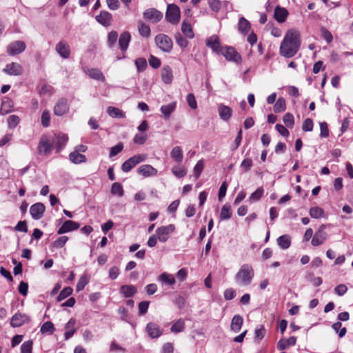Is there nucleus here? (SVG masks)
Here are the masks:
<instances>
[{
	"label": "nucleus",
	"mask_w": 353,
	"mask_h": 353,
	"mask_svg": "<svg viewBox=\"0 0 353 353\" xmlns=\"http://www.w3.org/2000/svg\"><path fill=\"white\" fill-rule=\"evenodd\" d=\"M301 46L299 32L294 30L287 32L280 46V54L285 58L293 57Z\"/></svg>",
	"instance_id": "f257e3e1"
},
{
	"label": "nucleus",
	"mask_w": 353,
	"mask_h": 353,
	"mask_svg": "<svg viewBox=\"0 0 353 353\" xmlns=\"http://www.w3.org/2000/svg\"><path fill=\"white\" fill-rule=\"evenodd\" d=\"M254 270L252 265L243 264L241 266L239 270L234 276L236 283L242 285H249L254 277Z\"/></svg>",
	"instance_id": "f03ea898"
},
{
	"label": "nucleus",
	"mask_w": 353,
	"mask_h": 353,
	"mask_svg": "<svg viewBox=\"0 0 353 353\" xmlns=\"http://www.w3.org/2000/svg\"><path fill=\"white\" fill-rule=\"evenodd\" d=\"M166 20L174 25L179 23L181 19V12L179 7L174 4H169L165 12Z\"/></svg>",
	"instance_id": "7ed1b4c3"
},
{
	"label": "nucleus",
	"mask_w": 353,
	"mask_h": 353,
	"mask_svg": "<svg viewBox=\"0 0 353 353\" xmlns=\"http://www.w3.org/2000/svg\"><path fill=\"white\" fill-rule=\"evenodd\" d=\"M156 45L164 52H171L173 43L170 37L164 34H159L154 39Z\"/></svg>",
	"instance_id": "20e7f679"
},
{
	"label": "nucleus",
	"mask_w": 353,
	"mask_h": 353,
	"mask_svg": "<svg viewBox=\"0 0 353 353\" xmlns=\"http://www.w3.org/2000/svg\"><path fill=\"white\" fill-rule=\"evenodd\" d=\"M51 142L53 145V148L56 149V152L59 153L67 144L68 137L66 134L63 133L54 134L52 136H50Z\"/></svg>",
	"instance_id": "39448f33"
},
{
	"label": "nucleus",
	"mask_w": 353,
	"mask_h": 353,
	"mask_svg": "<svg viewBox=\"0 0 353 353\" xmlns=\"http://www.w3.org/2000/svg\"><path fill=\"white\" fill-rule=\"evenodd\" d=\"M327 225L322 224L319 226L318 230L314 233L311 243L313 246H319L323 245L327 240L328 235L325 231Z\"/></svg>",
	"instance_id": "423d86ee"
},
{
	"label": "nucleus",
	"mask_w": 353,
	"mask_h": 353,
	"mask_svg": "<svg viewBox=\"0 0 353 353\" xmlns=\"http://www.w3.org/2000/svg\"><path fill=\"white\" fill-rule=\"evenodd\" d=\"M174 230V225L169 224L158 228L156 230V235L160 242L165 243L168 240L170 235L173 233Z\"/></svg>",
	"instance_id": "0eeeda50"
},
{
	"label": "nucleus",
	"mask_w": 353,
	"mask_h": 353,
	"mask_svg": "<svg viewBox=\"0 0 353 353\" xmlns=\"http://www.w3.org/2000/svg\"><path fill=\"white\" fill-rule=\"evenodd\" d=\"M53 149L50 136H43L38 145V152L41 155H48Z\"/></svg>",
	"instance_id": "6e6552de"
},
{
	"label": "nucleus",
	"mask_w": 353,
	"mask_h": 353,
	"mask_svg": "<svg viewBox=\"0 0 353 353\" xmlns=\"http://www.w3.org/2000/svg\"><path fill=\"white\" fill-rule=\"evenodd\" d=\"M221 54H222L228 61H233L236 63L241 62L242 59L240 54L233 47H225V49L222 50Z\"/></svg>",
	"instance_id": "1a4fd4ad"
},
{
	"label": "nucleus",
	"mask_w": 353,
	"mask_h": 353,
	"mask_svg": "<svg viewBox=\"0 0 353 353\" xmlns=\"http://www.w3.org/2000/svg\"><path fill=\"white\" fill-rule=\"evenodd\" d=\"M143 18L153 23L159 22L163 18V13L156 8H148L143 13Z\"/></svg>",
	"instance_id": "9d476101"
},
{
	"label": "nucleus",
	"mask_w": 353,
	"mask_h": 353,
	"mask_svg": "<svg viewBox=\"0 0 353 353\" xmlns=\"http://www.w3.org/2000/svg\"><path fill=\"white\" fill-rule=\"evenodd\" d=\"M26 49V43L22 41H16L10 43L7 47V52L9 55L19 54Z\"/></svg>",
	"instance_id": "9b49d317"
},
{
	"label": "nucleus",
	"mask_w": 353,
	"mask_h": 353,
	"mask_svg": "<svg viewBox=\"0 0 353 353\" xmlns=\"http://www.w3.org/2000/svg\"><path fill=\"white\" fill-rule=\"evenodd\" d=\"M46 210V207L42 203H36L32 205L30 208V213L31 216L34 220L41 219Z\"/></svg>",
	"instance_id": "f8f14e48"
},
{
	"label": "nucleus",
	"mask_w": 353,
	"mask_h": 353,
	"mask_svg": "<svg viewBox=\"0 0 353 353\" xmlns=\"http://www.w3.org/2000/svg\"><path fill=\"white\" fill-rule=\"evenodd\" d=\"M30 321V318L28 315L21 313H16L12 316L10 321V325L13 327H19L25 323Z\"/></svg>",
	"instance_id": "ddd939ff"
},
{
	"label": "nucleus",
	"mask_w": 353,
	"mask_h": 353,
	"mask_svg": "<svg viewBox=\"0 0 353 353\" xmlns=\"http://www.w3.org/2000/svg\"><path fill=\"white\" fill-rule=\"evenodd\" d=\"M69 110L68 100L65 98H61L58 100L54 108V112L57 116H62Z\"/></svg>",
	"instance_id": "4468645a"
},
{
	"label": "nucleus",
	"mask_w": 353,
	"mask_h": 353,
	"mask_svg": "<svg viewBox=\"0 0 353 353\" xmlns=\"http://www.w3.org/2000/svg\"><path fill=\"white\" fill-rule=\"evenodd\" d=\"M96 21L104 27L110 26L112 21V15L106 10H101L100 13L95 17Z\"/></svg>",
	"instance_id": "2eb2a0df"
},
{
	"label": "nucleus",
	"mask_w": 353,
	"mask_h": 353,
	"mask_svg": "<svg viewBox=\"0 0 353 353\" xmlns=\"http://www.w3.org/2000/svg\"><path fill=\"white\" fill-rule=\"evenodd\" d=\"M206 46L213 52L221 54L223 48L221 46L220 40L217 35H212L206 39Z\"/></svg>",
	"instance_id": "dca6fc26"
},
{
	"label": "nucleus",
	"mask_w": 353,
	"mask_h": 353,
	"mask_svg": "<svg viewBox=\"0 0 353 353\" xmlns=\"http://www.w3.org/2000/svg\"><path fill=\"white\" fill-rule=\"evenodd\" d=\"M56 51L63 59H68L70 56V46L65 41H61L57 44Z\"/></svg>",
	"instance_id": "f3484780"
},
{
	"label": "nucleus",
	"mask_w": 353,
	"mask_h": 353,
	"mask_svg": "<svg viewBox=\"0 0 353 353\" xmlns=\"http://www.w3.org/2000/svg\"><path fill=\"white\" fill-rule=\"evenodd\" d=\"M21 66L20 64L14 62L7 64L3 69V72L8 75H19L21 74Z\"/></svg>",
	"instance_id": "a211bd4d"
},
{
	"label": "nucleus",
	"mask_w": 353,
	"mask_h": 353,
	"mask_svg": "<svg viewBox=\"0 0 353 353\" xmlns=\"http://www.w3.org/2000/svg\"><path fill=\"white\" fill-rule=\"evenodd\" d=\"M79 228V224L73 221L67 220L65 221L61 227H60L57 231L59 234H62L70 231L77 230Z\"/></svg>",
	"instance_id": "6ab92c4d"
},
{
	"label": "nucleus",
	"mask_w": 353,
	"mask_h": 353,
	"mask_svg": "<svg viewBox=\"0 0 353 353\" xmlns=\"http://www.w3.org/2000/svg\"><path fill=\"white\" fill-rule=\"evenodd\" d=\"M137 172L144 177H149L156 176L157 174V170L152 167L151 165L145 164L142 165L137 169Z\"/></svg>",
	"instance_id": "aec40b11"
},
{
	"label": "nucleus",
	"mask_w": 353,
	"mask_h": 353,
	"mask_svg": "<svg viewBox=\"0 0 353 353\" xmlns=\"http://www.w3.org/2000/svg\"><path fill=\"white\" fill-rule=\"evenodd\" d=\"M218 112L221 119L228 121L231 118L232 110L228 105L221 103L218 105Z\"/></svg>",
	"instance_id": "412c9836"
},
{
	"label": "nucleus",
	"mask_w": 353,
	"mask_h": 353,
	"mask_svg": "<svg viewBox=\"0 0 353 353\" xmlns=\"http://www.w3.org/2000/svg\"><path fill=\"white\" fill-rule=\"evenodd\" d=\"M145 329L149 336L152 339L158 338L162 334V331L157 323H148Z\"/></svg>",
	"instance_id": "4be33fe9"
},
{
	"label": "nucleus",
	"mask_w": 353,
	"mask_h": 353,
	"mask_svg": "<svg viewBox=\"0 0 353 353\" xmlns=\"http://www.w3.org/2000/svg\"><path fill=\"white\" fill-rule=\"evenodd\" d=\"M288 15V11L279 6H276L274 9V17L279 23H283L285 21Z\"/></svg>",
	"instance_id": "5701e85b"
},
{
	"label": "nucleus",
	"mask_w": 353,
	"mask_h": 353,
	"mask_svg": "<svg viewBox=\"0 0 353 353\" xmlns=\"http://www.w3.org/2000/svg\"><path fill=\"white\" fill-rule=\"evenodd\" d=\"M243 323V317L239 314L234 315L231 321L230 330L234 333L239 332L242 327Z\"/></svg>",
	"instance_id": "b1692460"
},
{
	"label": "nucleus",
	"mask_w": 353,
	"mask_h": 353,
	"mask_svg": "<svg viewBox=\"0 0 353 353\" xmlns=\"http://www.w3.org/2000/svg\"><path fill=\"white\" fill-rule=\"evenodd\" d=\"M130 40L131 35L129 32L125 31L121 34L119 39V45L121 51L125 52L128 49Z\"/></svg>",
	"instance_id": "393cba45"
},
{
	"label": "nucleus",
	"mask_w": 353,
	"mask_h": 353,
	"mask_svg": "<svg viewBox=\"0 0 353 353\" xmlns=\"http://www.w3.org/2000/svg\"><path fill=\"white\" fill-rule=\"evenodd\" d=\"M296 338L295 336H290V338H288L287 339H281L277 343V348L279 350H284L288 346L294 345L296 344Z\"/></svg>",
	"instance_id": "a878e982"
},
{
	"label": "nucleus",
	"mask_w": 353,
	"mask_h": 353,
	"mask_svg": "<svg viewBox=\"0 0 353 353\" xmlns=\"http://www.w3.org/2000/svg\"><path fill=\"white\" fill-rule=\"evenodd\" d=\"M75 323L76 321L72 318L70 319L66 323L65 326L66 331L64 334L65 340H68L70 339L76 332V329L74 328Z\"/></svg>",
	"instance_id": "bb28decb"
},
{
	"label": "nucleus",
	"mask_w": 353,
	"mask_h": 353,
	"mask_svg": "<svg viewBox=\"0 0 353 353\" xmlns=\"http://www.w3.org/2000/svg\"><path fill=\"white\" fill-rule=\"evenodd\" d=\"M250 22L244 17H241L238 23V30L243 35L247 34L250 29Z\"/></svg>",
	"instance_id": "cd10ccee"
},
{
	"label": "nucleus",
	"mask_w": 353,
	"mask_h": 353,
	"mask_svg": "<svg viewBox=\"0 0 353 353\" xmlns=\"http://www.w3.org/2000/svg\"><path fill=\"white\" fill-rule=\"evenodd\" d=\"M161 79L162 81L167 84L170 83L172 81V70L168 65L163 68L161 71Z\"/></svg>",
	"instance_id": "c85d7f7f"
},
{
	"label": "nucleus",
	"mask_w": 353,
	"mask_h": 353,
	"mask_svg": "<svg viewBox=\"0 0 353 353\" xmlns=\"http://www.w3.org/2000/svg\"><path fill=\"white\" fill-rule=\"evenodd\" d=\"M278 245L283 250L289 248L291 245V238L288 234H283L280 236L277 239Z\"/></svg>",
	"instance_id": "c756f323"
},
{
	"label": "nucleus",
	"mask_w": 353,
	"mask_h": 353,
	"mask_svg": "<svg viewBox=\"0 0 353 353\" xmlns=\"http://www.w3.org/2000/svg\"><path fill=\"white\" fill-rule=\"evenodd\" d=\"M120 292L125 297H131L137 293V288L132 285H124L121 287Z\"/></svg>",
	"instance_id": "7c9ffc66"
},
{
	"label": "nucleus",
	"mask_w": 353,
	"mask_h": 353,
	"mask_svg": "<svg viewBox=\"0 0 353 353\" xmlns=\"http://www.w3.org/2000/svg\"><path fill=\"white\" fill-rule=\"evenodd\" d=\"M70 160L75 164L84 163L86 161L85 155L78 153L77 151H73L69 154Z\"/></svg>",
	"instance_id": "2f4dec72"
},
{
	"label": "nucleus",
	"mask_w": 353,
	"mask_h": 353,
	"mask_svg": "<svg viewBox=\"0 0 353 353\" xmlns=\"http://www.w3.org/2000/svg\"><path fill=\"white\" fill-rule=\"evenodd\" d=\"M138 30L141 36L148 38L150 36V28L142 21H138Z\"/></svg>",
	"instance_id": "473e14b6"
},
{
	"label": "nucleus",
	"mask_w": 353,
	"mask_h": 353,
	"mask_svg": "<svg viewBox=\"0 0 353 353\" xmlns=\"http://www.w3.org/2000/svg\"><path fill=\"white\" fill-rule=\"evenodd\" d=\"M181 31L185 37L188 39H192L194 37L190 23H188L185 20H184L181 24Z\"/></svg>",
	"instance_id": "72a5a7b5"
},
{
	"label": "nucleus",
	"mask_w": 353,
	"mask_h": 353,
	"mask_svg": "<svg viewBox=\"0 0 353 353\" xmlns=\"http://www.w3.org/2000/svg\"><path fill=\"white\" fill-rule=\"evenodd\" d=\"M170 155L176 163H181L183 161V151L179 146L174 147L170 152Z\"/></svg>",
	"instance_id": "f704fd0d"
},
{
	"label": "nucleus",
	"mask_w": 353,
	"mask_h": 353,
	"mask_svg": "<svg viewBox=\"0 0 353 353\" xmlns=\"http://www.w3.org/2000/svg\"><path fill=\"white\" fill-rule=\"evenodd\" d=\"M158 280L163 283L167 285H174L176 282L175 278L173 275L170 274L167 272L162 273L159 276Z\"/></svg>",
	"instance_id": "c9c22d12"
},
{
	"label": "nucleus",
	"mask_w": 353,
	"mask_h": 353,
	"mask_svg": "<svg viewBox=\"0 0 353 353\" xmlns=\"http://www.w3.org/2000/svg\"><path fill=\"white\" fill-rule=\"evenodd\" d=\"M176 108V103L173 102L161 107V112L163 114L165 119L169 118L170 114L174 112Z\"/></svg>",
	"instance_id": "e433bc0d"
},
{
	"label": "nucleus",
	"mask_w": 353,
	"mask_h": 353,
	"mask_svg": "<svg viewBox=\"0 0 353 353\" xmlns=\"http://www.w3.org/2000/svg\"><path fill=\"white\" fill-rule=\"evenodd\" d=\"M88 74L93 79H96L101 81H105V77L103 73L98 69L91 68L88 70Z\"/></svg>",
	"instance_id": "4c0bfd02"
},
{
	"label": "nucleus",
	"mask_w": 353,
	"mask_h": 353,
	"mask_svg": "<svg viewBox=\"0 0 353 353\" xmlns=\"http://www.w3.org/2000/svg\"><path fill=\"white\" fill-rule=\"evenodd\" d=\"M232 216V211L231 207L228 203H225L223 205L221 214H220V220H228L230 219Z\"/></svg>",
	"instance_id": "58836bf2"
},
{
	"label": "nucleus",
	"mask_w": 353,
	"mask_h": 353,
	"mask_svg": "<svg viewBox=\"0 0 353 353\" xmlns=\"http://www.w3.org/2000/svg\"><path fill=\"white\" fill-rule=\"evenodd\" d=\"M310 216L313 219H319L323 217L325 215L324 210L318 206L310 208L309 210Z\"/></svg>",
	"instance_id": "ea45409f"
},
{
	"label": "nucleus",
	"mask_w": 353,
	"mask_h": 353,
	"mask_svg": "<svg viewBox=\"0 0 353 353\" xmlns=\"http://www.w3.org/2000/svg\"><path fill=\"white\" fill-rule=\"evenodd\" d=\"M185 329V321L182 319H178L170 328V331L174 333H179Z\"/></svg>",
	"instance_id": "a19ab883"
},
{
	"label": "nucleus",
	"mask_w": 353,
	"mask_h": 353,
	"mask_svg": "<svg viewBox=\"0 0 353 353\" xmlns=\"http://www.w3.org/2000/svg\"><path fill=\"white\" fill-rule=\"evenodd\" d=\"M108 114L112 118H123L124 113L119 108L110 106L107 110Z\"/></svg>",
	"instance_id": "79ce46f5"
},
{
	"label": "nucleus",
	"mask_w": 353,
	"mask_h": 353,
	"mask_svg": "<svg viewBox=\"0 0 353 353\" xmlns=\"http://www.w3.org/2000/svg\"><path fill=\"white\" fill-rule=\"evenodd\" d=\"M55 330L54 326L51 321L45 322L41 327L40 332L42 334L48 333L52 334Z\"/></svg>",
	"instance_id": "37998d69"
},
{
	"label": "nucleus",
	"mask_w": 353,
	"mask_h": 353,
	"mask_svg": "<svg viewBox=\"0 0 353 353\" xmlns=\"http://www.w3.org/2000/svg\"><path fill=\"white\" fill-rule=\"evenodd\" d=\"M264 193V189L263 187L258 188L249 197L250 202L258 201L263 196Z\"/></svg>",
	"instance_id": "c03bdc74"
},
{
	"label": "nucleus",
	"mask_w": 353,
	"mask_h": 353,
	"mask_svg": "<svg viewBox=\"0 0 353 353\" xmlns=\"http://www.w3.org/2000/svg\"><path fill=\"white\" fill-rule=\"evenodd\" d=\"M111 193L121 197L123 195L124 191L122 185L120 183L115 182L112 185Z\"/></svg>",
	"instance_id": "a18cd8bd"
},
{
	"label": "nucleus",
	"mask_w": 353,
	"mask_h": 353,
	"mask_svg": "<svg viewBox=\"0 0 353 353\" xmlns=\"http://www.w3.org/2000/svg\"><path fill=\"white\" fill-rule=\"evenodd\" d=\"M286 108L285 101L283 98L280 97L276 101L274 105V111L276 113L283 112Z\"/></svg>",
	"instance_id": "49530a36"
},
{
	"label": "nucleus",
	"mask_w": 353,
	"mask_h": 353,
	"mask_svg": "<svg viewBox=\"0 0 353 353\" xmlns=\"http://www.w3.org/2000/svg\"><path fill=\"white\" fill-rule=\"evenodd\" d=\"M172 173L178 178H182L187 174V171L183 166L176 165L172 168Z\"/></svg>",
	"instance_id": "de8ad7c7"
},
{
	"label": "nucleus",
	"mask_w": 353,
	"mask_h": 353,
	"mask_svg": "<svg viewBox=\"0 0 353 353\" xmlns=\"http://www.w3.org/2000/svg\"><path fill=\"white\" fill-rule=\"evenodd\" d=\"M174 38L176 40V43L177 45H179L181 48H185L188 45V40L183 37V35L180 32H176L174 34Z\"/></svg>",
	"instance_id": "09e8293b"
},
{
	"label": "nucleus",
	"mask_w": 353,
	"mask_h": 353,
	"mask_svg": "<svg viewBox=\"0 0 353 353\" xmlns=\"http://www.w3.org/2000/svg\"><path fill=\"white\" fill-rule=\"evenodd\" d=\"M73 292V290L70 287L64 288L58 295L57 299L58 301H61L63 299L69 296Z\"/></svg>",
	"instance_id": "8fccbe9b"
},
{
	"label": "nucleus",
	"mask_w": 353,
	"mask_h": 353,
	"mask_svg": "<svg viewBox=\"0 0 353 353\" xmlns=\"http://www.w3.org/2000/svg\"><path fill=\"white\" fill-rule=\"evenodd\" d=\"M68 238L66 236H62L59 237L56 241L52 243V247L54 248H63L66 242L68 241Z\"/></svg>",
	"instance_id": "3c124183"
},
{
	"label": "nucleus",
	"mask_w": 353,
	"mask_h": 353,
	"mask_svg": "<svg viewBox=\"0 0 353 353\" xmlns=\"http://www.w3.org/2000/svg\"><path fill=\"white\" fill-rule=\"evenodd\" d=\"M118 39V34L116 31H111L108 33L107 43L109 48L114 46Z\"/></svg>",
	"instance_id": "603ef678"
},
{
	"label": "nucleus",
	"mask_w": 353,
	"mask_h": 353,
	"mask_svg": "<svg viewBox=\"0 0 353 353\" xmlns=\"http://www.w3.org/2000/svg\"><path fill=\"white\" fill-rule=\"evenodd\" d=\"M33 341L28 340L22 343L21 345V353H32Z\"/></svg>",
	"instance_id": "864d4df0"
},
{
	"label": "nucleus",
	"mask_w": 353,
	"mask_h": 353,
	"mask_svg": "<svg viewBox=\"0 0 353 353\" xmlns=\"http://www.w3.org/2000/svg\"><path fill=\"white\" fill-rule=\"evenodd\" d=\"M123 149V143L120 142L118 143L114 147H112L110 148L109 157L112 158L113 157L117 155L119 153H120Z\"/></svg>",
	"instance_id": "5fc2aeb1"
},
{
	"label": "nucleus",
	"mask_w": 353,
	"mask_h": 353,
	"mask_svg": "<svg viewBox=\"0 0 353 353\" xmlns=\"http://www.w3.org/2000/svg\"><path fill=\"white\" fill-rule=\"evenodd\" d=\"M147 158L146 154H139L134 155L133 157L129 158L131 162L132 163L133 165L135 167L139 163L144 161Z\"/></svg>",
	"instance_id": "6e6d98bb"
},
{
	"label": "nucleus",
	"mask_w": 353,
	"mask_h": 353,
	"mask_svg": "<svg viewBox=\"0 0 353 353\" xmlns=\"http://www.w3.org/2000/svg\"><path fill=\"white\" fill-rule=\"evenodd\" d=\"M137 69L139 72H141L145 70L147 68V62L145 59L140 57L135 60L134 61Z\"/></svg>",
	"instance_id": "4d7b16f0"
},
{
	"label": "nucleus",
	"mask_w": 353,
	"mask_h": 353,
	"mask_svg": "<svg viewBox=\"0 0 353 353\" xmlns=\"http://www.w3.org/2000/svg\"><path fill=\"white\" fill-rule=\"evenodd\" d=\"M283 121L288 128H292L294 124V116L291 113H286L283 117Z\"/></svg>",
	"instance_id": "13d9d810"
},
{
	"label": "nucleus",
	"mask_w": 353,
	"mask_h": 353,
	"mask_svg": "<svg viewBox=\"0 0 353 353\" xmlns=\"http://www.w3.org/2000/svg\"><path fill=\"white\" fill-rule=\"evenodd\" d=\"M321 33L322 37L326 41L327 43H330L332 41V34L327 28L322 27L321 28Z\"/></svg>",
	"instance_id": "bf43d9fd"
},
{
	"label": "nucleus",
	"mask_w": 353,
	"mask_h": 353,
	"mask_svg": "<svg viewBox=\"0 0 353 353\" xmlns=\"http://www.w3.org/2000/svg\"><path fill=\"white\" fill-rule=\"evenodd\" d=\"M19 117L17 115H10L8 118V125L10 128H14L19 123Z\"/></svg>",
	"instance_id": "052dcab7"
},
{
	"label": "nucleus",
	"mask_w": 353,
	"mask_h": 353,
	"mask_svg": "<svg viewBox=\"0 0 353 353\" xmlns=\"http://www.w3.org/2000/svg\"><path fill=\"white\" fill-rule=\"evenodd\" d=\"M50 114L48 110H44L41 114V123L43 127H48L50 125Z\"/></svg>",
	"instance_id": "680f3d73"
},
{
	"label": "nucleus",
	"mask_w": 353,
	"mask_h": 353,
	"mask_svg": "<svg viewBox=\"0 0 353 353\" xmlns=\"http://www.w3.org/2000/svg\"><path fill=\"white\" fill-rule=\"evenodd\" d=\"M187 103L192 109H196L197 108V103L195 99V97L192 93H190L186 97Z\"/></svg>",
	"instance_id": "e2e57ef3"
},
{
	"label": "nucleus",
	"mask_w": 353,
	"mask_h": 353,
	"mask_svg": "<svg viewBox=\"0 0 353 353\" xmlns=\"http://www.w3.org/2000/svg\"><path fill=\"white\" fill-rule=\"evenodd\" d=\"M313 126L312 119L307 118L303 123L302 130L304 132H310L312 130Z\"/></svg>",
	"instance_id": "0e129e2a"
},
{
	"label": "nucleus",
	"mask_w": 353,
	"mask_h": 353,
	"mask_svg": "<svg viewBox=\"0 0 353 353\" xmlns=\"http://www.w3.org/2000/svg\"><path fill=\"white\" fill-rule=\"evenodd\" d=\"M147 138V135L145 134H137L134 136L133 141L137 144L143 145L145 143Z\"/></svg>",
	"instance_id": "69168bd1"
},
{
	"label": "nucleus",
	"mask_w": 353,
	"mask_h": 353,
	"mask_svg": "<svg viewBox=\"0 0 353 353\" xmlns=\"http://www.w3.org/2000/svg\"><path fill=\"white\" fill-rule=\"evenodd\" d=\"M150 302L147 301H141L139 303V313L140 315L145 314L149 307Z\"/></svg>",
	"instance_id": "338daca9"
},
{
	"label": "nucleus",
	"mask_w": 353,
	"mask_h": 353,
	"mask_svg": "<svg viewBox=\"0 0 353 353\" xmlns=\"http://www.w3.org/2000/svg\"><path fill=\"white\" fill-rule=\"evenodd\" d=\"M320 130L321 137H327L329 136V129L326 122L320 123Z\"/></svg>",
	"instance_id": "774afa93"
}]
</instances>
